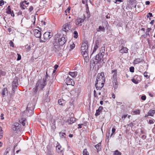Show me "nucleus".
<instances>
[{
  "instance_id": "1",
  "label": "nucleus",
  "mask_w": 155,
  "mask_h": 155,
  "mask_svg": "<svg viewBox=\"0 0 155 155\" xmlns=\"http://www.w3.org/2000/svg\"><path fill=\"white\" fill-rule=\"evenodd\" d=\"M67 41V40L64 36V35L62 36L59 34H57L56 35L55 39L53 41L54 48L53 50L55 52H58L61 51V50H63L64 48L63 45Z\"/></svg>"
},
{
  "instance_id": "2",
  "label": "nucleus",
  "mask_w": 155,
  "mask_h": 155,
  "mask_svg": "<svg viewBox=\"0 0 155 155\" xmlns=\"http://www.w3.org/2000/svg\"><path fill=\"white\" fill-rule=\"evenodd\" d=\"M104 54V52H102L100 53V54L99 53L96 55L94 58L91 59L90 61V67L94 68L98 63H101Z\"/></svg>"
},
{
  "instance_id": "3",
  "label": "nucleus",
  "mask_w": 155,
  "mask_h": 155,
  "mask_svg": "<svg viewBox=\"0 0 155 155\" xmlns=\"http://www.w3.org/2000/svg\"><path fill=\"white\" fill-rule=\"evenodd\" d=\"M89 45L87 41L82 44L81 47V53L84 57H85L87 60V57L88 56V48Z\"/></svg>"
},
{
  "instance_id": "4",
  "label": "nucleus",
  "mask_w": 155,
  "mask_h": 155,
  "mask_svg": "<svg viewBox=\"0 0 155 155\" xmlns=\"http://www.w3.org/2000/svg\"><path fill=\"white\" fill-rule=\"evenodd\" d=\"M38 84V87L40 89V90L42 91L43 90V88L46 86L47 84V82L46 81V79H43L42 80L41 79H39L36 84Z\"/></svg>"
},
{
  "instance_id": "5",
  "label": "nucleus",
  "mask_w": 155,
  "mask_h": 155,
  "mask_svg": "<svg viewBox=\"0 0 155 155\" xmlns=\"http://www.w3.org/2000/svg\"><path fill=\"white\" fill-rule=\"evenodd\" d=\"M105 78L104 76V72H102L101 73H99L97 76V79L95 82H99L100 83L102 81L103 82H105Z\"/></svg>"
},
{
  "instance_id": "6",
  "label": "nucleus",
  "mask_w": 155,
  "mask_h": 155,
  "mask_svg": "<svg viewBox=\"0 0 155 155\" xmlns=\"http://www.w3.org/2000/svg\"><path fill=\"white\" fill-rule=\"evenodd\" d=\"M103 25L105 26H99L98 28L96 29V31L97 32L102 31L103 32L105 31V28H108L109 25L107 21L104 22L103 23Z\"/></svg>"
},
{
  "instance_id": "7",
  "label": "nucleus",
  "mask_w": 155,
  "mask_h": 155,
  "mask_svg": "<svg viewBox=\"0 0 155 155\" xmlns=\"http://www.w3.org/2000/svg\"><path fill=\"white\" fill-rule=\"evenodd\" d=\"M35 36L37 38H39V41L40 43H44L45 41L42 40L41 39V31L38 29H35L34 31Z\"/></svg>"
},
{
  "instance_id": "8",
  "label": "nucleus",
  "mask_w": 155,
  "mask_h": 155,
  "mask_svg": "<svg viewBox=\"0 0 155 155\" xmlns=\"http://www.w3.org/2000/svg\"><path fill=\"white\" fill-rule=\"evenodd\" d=\"M53 33L48 31L46 32L43 35V38L44 40L47 41L50 39L52 37Z\"/></svg>"
},
{
  "instance_id": "9",
  "label": "nucleus",
  "mask_w": 155,
  "mask_h": 155,
  "mask_svg": "<svg viewBox=\"0 0 155 155\" xmlns=\"http://www.w3.org/2000/svg\"><path fill=\"white\" fill-rule=\"evenodd\" d=\"M65 83L68 85H71L74 86L75 84L73 80L70 78L68 76H67L65 80H64Z\"/></svg>"
},
{
  "instance_id": "10",
  "label": "nucleus",
  "mask_w": 155,
  "mask_h": 155,
  "mask_svg": "<svg viewBox=\"0 0 155 155\" xmlns=\"http://www.w3.org/2000/svg\"><path fill=\"white\" fill-rule=\"evenodd\" d=\"M101 41L100 40H96L95 42V44H94V48L93 50L92 53L91 57L93 54V53L96 51L98 49V48L99 47L100 45L101 44Z\"/></svg>"
},
{
  "instance_id": "11",
  "label": "nucleus",
  "mask_w": 155,
  "mask_h": 155,
  "mask_svg": "<svg viewBox=\"0 0 155 155\" xmlns=\"http://www.w3.org/2000/svg\"><path fill=\"white\" fill-rule=\"evenodd\" d=\"M70 23L69 24L66 23L64 25L62 26V30L65 32L68 31V30L71 28V26L70 24Z\"/></svg>"
},
{
  "instance_id": "12",
  "label": "nucleus",
  "mask_w": 155,
  "mask_h": 155,
  "mask_svg": "<svg viewBox=\"0 0 155 155\" xmlns=\"http://www.w3.org/2000/svg\"><path fill=\"white\" fill-rule=\"evenodd\" d=\"M21 125L20 124L18 123H15L12 126V129L14 131L18 130L21 127Z\"/></svg>"
},
{
  "instance_id": "13",
  "label": "nucleus",
  "mask_w": 155,
  "mask_h": 155,
  "mask_svg": "<svg viewBox=\"0 0 155 155\" xmlns=\"http://www.w3.org/2000/svg\"><path fill=\"white\" fill-rule=\"evenodd\" d=\"M103 82V81L102 82H101L100 83L99 82H95V86L97 90H101L104 86L105 82Z\"/></svg>"
},
{
  "instance_id": "14",
  "label": "nucleus",
  "mask_w": 155,
  "mask_h": 155,
  "mask_svg": "<svg viewBox=\"0 0 155 155\" xmlns=\"http://www.w3.org/2000/svg\"><path fill=\"white\" fill-rule=\"evenodd\" d=\"M6 12L7 14L11 15L13 17L15 16L14 12L13 10H12L10 5L8 6L6 9Z\"/></svg>"
},
{
  "instance_id": "15",
  "label": "nucleus",
  "mask_w": 155,
  "mask_h": 155,
  "mask_svg": "<svg viewBox=\"0 0 155 155\" xmlns=\"http://www.w3.org/2000/svg\"><path fill=\"white\" fill-rule=\"evenodd\" d=\"M86 18L85 16L84 15L83 18H78L76 21L75 24L76 25H79L80 24L83 23L84 22V20Z\"/></svg>"
},
{
  "instance_id": "16",
  "label": "nucleus",
  "mask_w": 155,
  "mask_h": 155,
  "mask_svg": "<svg viewBox=\"0 0 155 155\" xmlns=\"http://www.w3.org/2000/svg\"><path fill=\"white\" fill-rule=\"evenodd\" d=\"M103 109V107L102 106L99 107L98 109L96 110V112L95 114V115L96 117H97L100 115V114L102 112Z\"/></svg>"
},
{
  "instance_id": "17",
  "label": "nucleus",
  "mask_w": 155,
  "mask_h": 155,
  "mask_svg": "<svg viewBox=\"0 0 155 155\" xmlns=\"http://www.w3.org/2000/svg\"><path fill=\"white\" fill-rule=\"evenodd\" d=\"M29 106V105L28 104V106L26 108V113L27 112V111H28V113H27V114L28 116H31L32 115H33L34 113V108H33V107L32 108V109H29L28 110V106Z\"/></svg>"
},
{
  "instance_id": "18",
  "label": "nucleus",
  "mask_w": 155,
  "mask_h": 155,
  "mask_svg": "<svg viewBox=\"0 0 155 155\" xmlns=\"http://www.w3.org/2000/svg\"><path fill=\"white\" fill-rule=\"evenodd\" d=\"M111 74L114 73L113 75L112 76L111 79H117V69H115L112 70L111 71Z\"/></svg>"
},
{
  "instance_id": "19",
  "label": "nucleus",
  "mask_w": 155,
  "mask_h": 155,
  "mask_svg": "<svg viewBox=\"0 0 155 155\" xmlns=\"http://www.w3.org/2000/svg\"><path fill=\"white\" fill-rule=\"evenodd\" d=\"M1 94L3 97L8 95V91L6 87L4 88L3 89Z\"/></svg>"
},
{
  "instance_id": "20",
  "label": "nucleus",
  "mask_w": 155,
  "mask_h": 155,
  "mask_svg": "<svg viewBox=\"0 0 155 155\" xmlns=\"http://www.w3.org/2000/svg\"><path fill=\"white\" fill-rule=\"evenodd\" d=\"M119 51L122 54L127 53L128 52V49L126 47H123Z\"/></svg>"
},
{
  "instance_id": "21",
  "label": "nucleus",
  "mask_w": 155,
  "mask_h": 155,
  "mask_svg": "<svg viewBox=\"0 0 155 155\" xmlns=\"http://www.w3.org/2000/svg\"><path fill=\"white\" fill-rule=\"evenodd\" d=\"M75 118L73 117H69L68 120L66 121V122H68L69 124H71L74 123L75 121Z\"/></svg>"
},
{
  "instance_id": "22",
  "label": "nucleus",
  "mask_w": 155,
  "mask_h": 155,
  "mask_svg": "<svg viewBox=\"0 0 155 155\" xmlns=\"http://www.w3.org/2000/svg\"><path fill=\"white\" fill-rule=\"evenodd\" d=\"M112 82L113 87L114 89H116L117 87L118 82L117 79H112Z\"/></svg>"
},
{
  "instance_id": "23",
  "label": "nucleus",
  "mask_w": 155,
  "mask_h": 155,
  "mask_svg": "<svg viewBox=\"0 0 155 155\" xmlns=\"http://www.w3.org/2000/svg\"><path fill=\"white\" fill-rule=\"evenodd\" d=\"M18 77L15 76L14 79L12 81V85L15 86H18Z\"/></svg>"
},
{
  "instance_id": "24",
  "label": "nucleus",
  "mask_w": 155,
  "mask_h": 155,
  "mask_svg": "<svg viewBox=\"0 0 155 155\" xmlns=\"http://www.w3.org/2000/svg\"><path fill=\"white\" fill-rule=\"evenodd\" d=\"M143 61V59L140 58H135V60H134V64H137Z\"/></svg>"
},
{
  "instance_id": "25",
  "label": "nucleus",
  "mask_w": 155,
  "mask_h": 155,
  "mask_svg": "<svg viewBox=\"0 0 155 155\" xmlns=\"http://www.w3.org/2000/svg\"><path fill=\"white\" fill-rule=\"evenodd\" d=\"M66 101L65 100L63 99H60L58 101V103L60 105H61L62 106H64Z\"/></svg>"
},
{
  "instance_id": "26",
  "label": "nucleus",
  "mask_w": 155,
  "mask_h": 155,
  "mask_svg": "<svg viewBox=\"0 0 155 155\" xmlns=\"http://www.w3.org/2000/svg\"><path fill=\"white\" fill-rule=\"evenodd\" d=\"M38 84H36L35 87L33 89L32 91L35 94H36L38 90Z\"/></svg>"
},
{
  "instance_id": "27",
  "label": "nucleus",
  "mask_w": 155,
  "mask_h": 155,
  "mask_svg": "<svg viewBox=\"0 0 155 155\" xmlns=\"http://www.w3.org/2000/svg\"><path fill=\"white\" fill-rule=\"evenodd\" d=\"M6 74V72L2 71V70L0 69V82H1V81L2 79V78L1 77L2 76H5Z\"/></svg>"
},
{
  "instance_id": "28",
  "label": "nucleus",
  "mask_w": 155,
  "mask_h": 155,
  "mask_svg": "<svg viewBox=\"0 0 155 155\" xmlns=\"http://www.w3.org/2000/svg\"><path fill=\"white\" fill-rule=\"evenodd\" d=\"M155 113V110H149L147 113L148 115H149V116H151L152 117L153 116V115Z\"/></svg>"
},
{
  "instance_id": "29",
  "label": "nucleus",
  "mask_w": 155,
  "mask_h": 155,
  "mask_svg": "<svg viewBox=\"0 0 155 155\" xmlns=\"http://www.w3.org/2000/svg\"><path fill=\"white\" fill-rule=\"evenodd\" d=\"M78 73L77 72H69L68 73L69 75L72 77H75L77 75Z\"/></svg>"
},
{
  "instance_id": "30",
  "label": "nucleus",
  "mask_w": 155,
  "mask_h": 155,
  "mask_svg": "<svg viewBox=\"0 0 155 155\" xmlns=\"http://www.w3.org/2000/svg\"><path fill=\"white\" fill-rule=\"evenodd\" d=\"M101 143H99L95 145V147L96 148L97 150V152L101 150Z\"/></svg>"
},
{
  "instance_id": "31",
  "label": "nucleus",
  "mask_w": 155,
  "mask_h": 155,
  "mask_svg": "<svg viewBox=\"0 0 155 155\" xmlns=\"http://www.w3.org/2000/svg\"><path fill=\"white\" fill-rule=\"evenodd\" d=\"M27 1L24 0L23 2H21L20 3V6L21 7L22 10H24L25 9V8L24 7L25 6V5L24 4V2H26Z\"/></svg>"
},
{
  "instance_id": "32",
  "label": "nucleus",
  "mask_w": 155,
  "mask_h": 155,
  "mask_svg": "<svg viewBox=\"0 0 155 155\" xmlns=\"http://www.w3.org/2000/svg\"><path fill=\"white\" fill-rule=\"evenodd\" d=\"M59 134L61 138H66V134L65 133L61 132Z\"/></svg>"
},
{
  "instance_id": "33",
  "label": "nucleus",
  "mask_w": 155,
  "mask_h": 155,
  "mask_svg": "<svg viewBox=\"0 0 155 155\" xmlns=\"http://www.w3.org/2000/svg\"><path fill=\"white\" fill-rule=\"evenodd\" d=\"M113 155H121V153L118 150H116L113 152Z\"/></svg>"
},
{
  "instance_id": "34",
  "label": "nucleus",
  "mask_w": 155,
  "mask_h": 155,
  "mask_svg": "<svg viewBox=\"0 0 155 155\" xmlns=\"http://www.w3.org/2000/svg\"><path fill=\"white\" fill-rule=\"evenodd\" d=\"M57 144L58 145L56 146L57 149L58 150V151L61 152L62 151V150L61 149V146L59 143H58Z\"/></svg>"
},
{
  "instance_id": "35",
  "label": "nucleus",
  "mask_w": 155,
  "mask_h": 155,
  "mask_svg": "<svg viewBox=\"0 0 155 155\" xmlns=\"http://www.w3.org/2000/svg\"><path fill=\"white\" fill-rule=\"evenodd\" d=\"M140 110L139 109L133 111V113L134 114H140Z\"/></svg>"
},
{
  "instance_id": "36",
  "label": "nucleus",
  "mask_w": 155,
  "mask_h": 155,
  "mask_svg": "<svg viewBox=\"0 0 155 155\" xmlns=\"http://www.w3.org/2000/svg\"><path fill=\"white\" fill-rule=\"evenodd\" d=\"M73 34L74 35V38H77L78 36V34L77 31H74V32Z\"/></svg>"
},
{
  "instance_id": "37",
  "label": "nucleus",
  "mask_w": 155,
  "mask_h": 155,
  "mask_svg": "<svg viewBox=\"0 0 155 155\" xmlns=\"http://www.w3.org/2000/svg\"><path fill=\"white\" fill-rule=\"evenodd\" d=\"M115 128L114 127H113L112 129V133L110 135V137H111L112 136L115 134Z\"/></svg>"
},
{
  "instance_id": "38",
  "label": "nucleus",
  "mask_w": 155,
  "mask_h": 155,
  "mask_svg": "<svg viewBox=\"0 0 155 155\" xmlns=\"http://www.w3.org/2000/svg\"><path fill=\"white\" fill-rule=\"evenodd\" d=\"M83 155H89V153L87 151L86 149L83 150Z\"/></svg>"
},
{
  "instance_id": "39",
  "label": "nucleus",
  "mask_w": 155,
  "mask_h": 155,
  "mask_svg": "<svg viewBox=\"0 0 155 155\" xmlns=\"http://www.w3.org/2000/svg\"><path fill=\"white\" fill-rule=\"evenodd\" d=\"M3 130L2 129V128L0 127V139H2L3 137Z\"/></svg>"
},
{
  "instance_id": "40",
  "label": "nucleus",
  "mask_w": 155,
  "mask_h": 155,
  "mask_svg": "<svg viewBox=\"0 0 155 155\" xmlns=\"http://www.w3.org/2000/svg\"><path fill=\"white\" fill-rule=\"evenodd\" d=\"M18 86H15L13 85H12V91L14 92V93L16 91V90L17 89Z\"/></svg>"
},
{
  "instance_id": "41",
  "label": "nucleus",
  "mask_w": 155,
  "mask_h": 155,
  "mask_svg": "<svg viewBox=\"0 0 155 155\" xmlns=\"http://www.w3.org/2000/svg\"><path fill=\"white\" fill-rule=\"evenodd\" d=\"M19 122L23 126H25V120H19Z\"/></svg>"
},
{
  "instance_id": "42",
  "label": "nucleus",
  "mask_w": 155,
  "mask_h": 155,
  "mask_svg": "<svg viewBox=\"0 0 155 155\" xmlns=\"http://www.w3.org/2000/svg\"><path fill=\"white\" fill-rule=\"evenodd\" d=\"M86 13H87V14H88V15H89V16L88 17H89L90 15V12L88 6H87V7L86 8Z\"/></svg>"
},
{
  "instance_id": "43",
  "label": "nucleus",
  "mask_w": 155,
  "mask_h": 155,
  "mask_svg": "<svg viewBox=\"0 0 155 155\" xmlns=\"http://www.w3.org/2000/svg\"><path fill=\"white\" fill-rule=\"evenodd\" d=\"M147 71H145L143 73V75L144 77H146L147 79L149 78H150V76L147 75Z\"/></svg>"
},
{
  "instance_id": "44",
  "label": "nucleus",
  "mask_w": 155,
  "mask_h": 155,
  "mask_svg": "<svg viewBox=\"0 0 155 155\" xmlns=\"http://www.w3.org/2000/svg\"><path fill=\"white\" fill-rule=\"evenodd\" d=\"M132 82L135 84H137L138 83V81H137L135 78H133L131 79Z\"/></svg>"
},
{
  "instance_id": "45",
  "label": "nucleus",
  "mask_w": 155,
  "mask_h": 155,
  "mask_svg": "<svg viewBox=\"0 0 155 155\" xmlns=\"http://www.w3.org/2000/svg\"><path fill=\"white\" fill-rule=\"evenodd\" d=\"M110 130H108L107 131V133L106 134V136L107 138H109V137L110 135Z\"/></svg>"
},
{
  "instance_id": "46",
  "label": "nucleus",
  "mask_w": 155,
  "mask_h": 155,
  "mask_svg": "<svg viewBox=\"0 0 155 155\" xmlns=\"http://www.w3.org/2000/svg\"><path fill=\"white\" fill-rule=\"evenodd\" d=\"M134 67H131L130 68V71L132 73H133L134 71Z\"/></svg>"
},
{
  "instance_id": "47",
  "label": "nucleus",
  "mask_w": 155,
  "mask_h": 155,
  "mask_svg": "<svg viewBox=\"0 0 155 155\" xmlns=\"http://www.w3.org/2000/svg\"><path fill=\"white\" fill-rule=\"evenodd\" d=\"M10 45L11 47H14V43L12 41V40H10L9 42Z\"/></svg>"
},
{
  "instance_id": "48",
  "label": "nucleus",
  "mask_w": 155,
  "mask_h": 155,
  "mask_svg": "<svg viewBox=\"0 0 155 155\" xmlns=\"http://www.w3.org/2000/svg\"><path fill=\"white\" fill-rule=\"evenodd\" d=\"M149 17H153V15L152 13L149 12L147 14V18H148Z\"/></svg>"
},
{
  "instance_id": "49",
  "label": "nucleus",
  "mask_w": 155,
  "mask_h": 155,
  "mask_svg": "<svg viewBox=\"0 0 155 155\" xmlns=\"http://www.w3.org/2000/svg\"><path fill=\"white\" fill-rule=\"evenodd\" d=\"M51 129L54 131L55 129L56 128V125H51Z\"/></svg>"
},
{
  "instance_id": "50",
  "label": "nucleus",
  "mask_w": 155,
  "mask_h": 155,
  "mask_svg": "<svg viewBox=\"0 0 155 155\" xmlns=\"http://www.w3.org/2000/svg\"><path fill=\"white\" fill-rule=\"evenodd\" d=\"M51 124H52V125H56V122L54 120H51Z\"/></svg>"
},
{
  "instance_id": "51",
  "label": "nucleus",
  "mask_w": 155,
  "mask_h": 155,
  "mask_svg": "<svg viewBox=\"0 0 155 155\" xmlns=\"http://www.w3.org/2000/svg\"><path fill=\"white\" fill-rule=\"evenodd\" d=\"M146 98V96L145 95H143L141 97V99L145 101Z\"/></svg>"
},
{
  "instance_id": "52",
  "label": "nucleus",
  "mask_w": 155,
  "mask_h": 155,
  "mask_svg": "<svg viewBox=\"0 0 155 155\" xmlns=\"http://www.w3.org/2000/svg\"><path fill=\"white\" fill-rule=\"evenodd\" d=\"M9 151V149H7L4 153V155H6L7 153H8Z\"/></svg>"
},
{
  "instance_id": "53",
  "label": "nucleus",
  "mask_w": 155,
  "mask_h": 155,
  "mask_svg": "<svg viewBox=\"0 0 155 155\" xmlns=\"http://www.w3.org/2000/svg\"><path fill=\"white\" fill-rule=\"evenodd\" d=\"M18 54V58H17V61L20 60L21 59V55L19 54Z\"/></svg>"
},
{
  "instance_id": "54",
  "label": "nucleus",
  "mask_w": 155,
  "mask_h": 155,
  "mask_svg": "<svg viewBox=\"0 0 155 155\" xmlns=\"http://www.w3.org/2000/svg\"><path fill=\"white\" fill-rule=\"evenodd\" d=\"M33 9V7L32 6L30 7L29 10L30 12H31Z\"/></svg>"
},
{
  "instance_id": "55",
  "label": "nucleus",
  "mask_w": 155,
  "mask_h": 155,
  "mask_svg": "<svg viewBox=\"0 0 155 155\" xmlns=\"http://www.w3.org/2000/svg\"><path fill=\"white\" fill-rule=\"evenodd\" d=\"M48 77H49V76L48 74L47 71L46 72V74L45 75V78H43V79H46V81L47 82V79L48 78Z\"/></svg>"
},
{
  "instance_id": "56",
  "label": "nucleus",
  "mask_w": 155,
  "mask_h": 155,
  "mask_svg": "<svg viewBox=\"0 0 155 155\" xmlns=\"http://www.w3.org/2000/svg\"><path fill=\"white\" fill-rule=\"evenodd\" d=\"M107 60V59L106 58H103L101 60V62L102 61L103 62V63H105L106 62V61Z\"/></svg>"
},
{
  "instance_id": "57",
  "label": "nucleus",
  "mask_w": 155,
  "mask_h": 155,
  "mask_svg": "<svg viewBox=\"0 0 155 155\" xmlns=\"http://www.w3.org/2000/svg\"><path fill=\"white\" fill-rule=\"evenodd\" d=\"M4 3V2L3 0H2L0 1V6H2L3 5Z\"/></svg>"
},
{
  "instance_id": "58",
  "label": "nucleus",
  "mask_w": 155,
  "mask_h": 155,
  "mask_svg": "<svg viewBox=\"0 0 155 155\" xmlns=\"http://www.w3.org/2000/svg\"><path fill=\"white\" fill-rule=\"evenodd\" d=\"M83 124H79L78 125V129H79V128H82V125H83Z\"/></svg>"
},
{
  "instance_id": "59",
  "label": "nucleus",
  "mask_w": 155,
  "mask_h": 155,
  "mask_svg": "<svg viewBox=\"0 0 155 155\" xmlns=\"http://www.w3.org/2000/svg\"><path fill=\"white\" fill-rule=\"evenodd\" d=\"M70 10V7H68L66 10L65 11V12L66 13V11H68V13H69V11Z\"/></svg>"
},
{
  "instance_id": "60",
  "label": "nucleus",
  "mask_w": 155,
  "mask_h": 155,
  "mask_svg": "<svg viewBox=\"0 0 155 155\" xmlns=\"http://www.w3.org/2000/svg\"><path fill=\"white\" fill-rule=\"evenodd\" d=\"M75 47V45L73 43L72 45H71V48L72 49Z\"/></svg>"
},
{
  "instance_id": "61",
  "label": "nucleus",
  "mask_w": 155,
  "mask_h": 155,
  "mask_svg": "<svg viewBox=\"0 0 155 155\" xmlns=\"http://www.w3.org/2000/svg\"><path fill=\"white\" fill-rule=\"evenodd\" d=\"M152 29L151 28H147L146 30V31L147 32H149Z\"/></svg>"
},
{
  "instance_id": "62",
  "label": "nucleus",
  "mask_w": 155,
  "mask_h": 155,
  "mask_svg": "<svg viewBox=\"0 0 155 155\" xmlns=\"http://www.w3.org/2000/svg\"><path fill=\"white\" fill-rule=\"evenodd\" d=\"M1 119L2 120H3L4 118V114H1Z\"/></svg>"
},
{
  "instance_id": "63",
  "label": "nucleus",
  "mask_w": 155,
  "mask_h": 155,
  "mask_svg": "<svg viewBox=\"0 0 155 155\" xmlns=\"http://www.w3.org/2000/svg\"><path fill=\"white\" fill-rule=\"evenodd\" d=\"M58 67V65L57 64H55L54 66V69L57 70Z\"/></svg>"
},
{
  "instance_id": "64",
  "label": "nucleus",
  "mask_w": 155,
  "mask_h": 155,
  "mask_svg": "<svg viewBox=\"0 0 155 155\" xmlns=\"http://www.w3.org/2000/svg\"><path fill=\"white\" fill-rule=\"evenodd\" d=\"M149 123L150 124H153L154 123V122L152 120H149Z\"/></svg>"
}]
</instances>
